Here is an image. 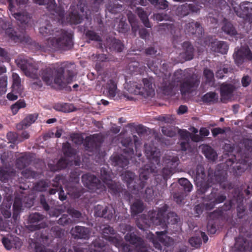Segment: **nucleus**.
Segmentation results:
<instances>
[{"mask_svg": "<svg viewBox=\"0 0 252 252\" xmlns=\"http://www.w3.org/2000/svg\"><path fill=\"white\" fill-rule=\"evenodd\" d=\"M75 74L74 64L64 63L59 70L51 68L42 70L40 75L42 80L47 85L56 84L63 86L73 81Z\"/></svg>", "mask_w": 252, "mask_h": 252, "instance_id": "nucleus-1", "label": "nucleus"}, {"mask_svg": "<svg viewBox=\"0 0 252 252\" xmlns=\"http://www.w3.org/2000/svg\"><path fill=\"white\" fill-rule=\"evenodd\" d=\"M198 80L195 74H191L188 70H179L176 71L173 77L172 83L162 87L164 91H168L176 89L180 86L181 94H186L190 92L198 84Z\"/></svg>", "mask_w": 252, "mask_h": 252, "instance_id": "nucleus-2", "label": "nucleus"}, {"mask_svg": "<svg viewBox=\"0 0 252 252\" xmlns=\"http://www.w3.org/2000/svg\"><path fill=\"white\" fill-rule=\"evenodd\" d=\"M51 26L47 25L39 29V32L43 36L52 35L48 40L49 47L54 49L70 48L72 45V34L63 31L50 30Z\"/></svg>", "mask_w": 252, "mask_h": 252, "instance_id": "nucleus-3", "label": "nucleus"}, {"mask_svg": "<svg viewBox=\"0 0 252 252\" xmlns=\"http://www.w3.org/2000/svg\"><path fill=\"white\" fill-rule=\"evenodd\" d=\"M151 80L143 79L139 82L129 81L125 87V89L130 94L140 95L143 97H152L154 94Z\"/></svg>", "mask_w": 252, "mask_h": 252, "instance_id": "nucleus-4", "label": "nucleus"}, {"mask_svg": "<svg viewBox=\"0 0 252 252\" xmlns=\"http://www.w3.org/2000/svg\"><path fill=\"white\" fill-rule=\"evenodd\" d=\"M103 94L108 98L116 99L120 97L117 87L118 78L115 73H106L101 76Z\"/></svg>", "mask_w": 252, "mask_h": 252, "instance_id": "nucleus-5", "label": "nucleus"}, {"mask_svg": "<svg viewBox=\"0 0 252 252\" xmlns=\"http://www.w3.org/2000/svg\"><path fill=\"white\" fill-rule=\"evenodd\" d=\"M145 153L147 157L149 159L151 166H145L144 169H142L140 172V180L143 182L148 178L150 172H155L157 165L159 163L160 152L156 147H151L147 144L145 145Z\"/></svg>", "mask_w": 252, "mask_h": 252, "instance_id": "nucleus-6", "label": "nucleus"}, {"mask_svg": "<svg viewBox=\"0 0 252 252\" xmlns=\"http://www.w3.org/2000/svg\"><path fill=\"white\" fill-rule=\"evenodd\" d=\"M32 241L31 246L34 249L35 252H54L45 247L49 243V237L46 230L36 232L34 238L32 239Z\"/></svg>", "mask_w": 252, "mask_h": 252, "instance_id": "nucleus-7", "label": "nucleus"}, {"mask_svg": "<svg viewBox=\"0 0 252 252\" xmlns=\"http://www.w3.org/2000/svg\"><path fill=\"white\" fill-rule=\"evenodd\" d=\"M246 5H249V3L243 2L241 4H238L235 2L232 3V6L236 14L242 18L252 16V8Z\"/></svg>", "mask_w": 252, "mask_h": 252, "instance_id": "nucleus-8", "label": "nucleus"}, {"mask_svg": "<svg viewBox=\"0 0 252 252\" xmlns=\"http://www.w3.org/2000/svg\"><path fill=\"white\" fill-rule=\"evenodd\" d=\"M179 133L183 139L185 141L181 142V149L183 151L186 150L188 147V141L189 138L194 142H199L203 140V137L198 134L191 135L189 132L185 130H179Z\"/></svg>", "mask_w": 252, "mask_h": 252, "instance_id": "nucleus-9", "label": "nucleus"}, {"mask_svg": "<svg viewBox=\"0 0 252 252\" xmlns=\"http://www.w3.org/2000/svg\"><path fill=\"white\" fill-rule=\"evenodd\" d=\"M2 243L7 250H19L22 245V243L18 237L12 236L3 237Z\"/></svg>", "mask_w": 252, "mask_h": 252, "instance_id": "nucleus-10", "label": "nucleus"}, {"mask_svg": "<svg viewBox=\"0 0 252 252\" xmlns=\"http://www.w3.org/2000/svg\"><path fill=\"white\" fill-rule=\"evenodd\" d=\"M234 58L235 63L238 65H240L245 60H251L252 59V53L248 47H242L235 53Z\"/></svg>", "mask_w": 252, "mask_h": 252, "instance_id": "nucleus-11", "label": "nucleus"}, {"mask_svg": "<svg viewBox=\"0 0 252 252\" xmlns=\"http://www.w3.org/2000/svg\"><path fill=\"white\" fill-rule=\"evenodd\" d=\"M115 213V211L111 206L103 207L101 205H97L94 207V215L97 217H104L108 219H111Z\"/></svg>", "mask_w": 252, "mask_h": 252, "instance_id": "nucleus-12", "label": "nucleus"}, {"mask_svg": "<svg viewBox=\"0 0 252 252\" xmlns=\"http://www.w3.org/2000/svg\"><path fill=\"white\" fill-rule=\"evenodd\" d=\"M114 230L112 227H105L103 229V237L113 243L117 247H119L121 245L122 239L120 237L114 236Z\"/></svg>", "mask_w": 252, "mask_h": 252, "instance_id": "nucleus-13", "label": "nucleus"}, {"mask_svg": "<svg viewBox=\"0 0 252 252\" xmlns=\"http://www.w3.org/2000/svg\"><path fill=\"white\" fill-rule=\"evenodd\" d=\"M178 158L177 157L169 158L165 160V163L167 164V167L164 168L162 170L164 178H167L176 172L175 168L178 164Z\"/></svg>", "mask_w": 252, "mask_h": 252, "instance_id": "nucleus-14", "label": "nucleus"}, {"mask_svg": "<svg viewBox=\"0 0 252 252\" xmlns=\"http://www.w3.org/2000/svg\"><path fill=\"white\" fill-rule=\"evenodd\" d=\"M22 69L26 76L33 78H37V67L32 62L24 61L21 65Z\"/></svg>", "mask_w": 252, "mask_h": 252, "instance_id": "nucleus-15", "label": "nucleus"}, {"mask_svg": "<svg viewBox=\"0 0 252 252\" xmlns=\"http://www.w3.org/2000/svg\"><path fill=\"white\" fill-rule=\"evenodd\" d=\"M166 211L165 207L160 209L158 212L155 211L152 213L150 217V222L147 225L150 226V223H153L155 225H160L162 223H165V220L163 219L164 214Z\"/></svg>", "mask_w": 252, "mask_h": 252, "instance_id": "nucleus-16", "label": "nucleus"}, {"mask_svg": "<svg viewBox=\"0 0 252 252\" xmlns=\"http://www.w3.org/2000/svg\"><path fill=\"white\" fill-rule=\"evenodd\" d=\"M72 10L69 17L66 18V21L75 24L81 23L85 16L84 11L81 8L79 9L78 8H77V10L72 9Z\"/></svg>", "mask_w": 252, "mask_h": 252, "instance_id": "nucleus-17", "label": "nucleus"}, {"mask_svg": "<svg viewBox=\"0 0 252 252\" xmlns=\"http://www.w3.org/2000/svg\"><path fill=\"white\" fill-rule=\"evenodd\" d=\"M82 180L85 186L90 189H94L97 187L99 181L94 175L86 174L82 176Z\"/></svg>", "mask_w": 252, "mask_h": 252, "instance_id": "nucleus-18", "label": "nucleus"}, {"mask_svg": "<svg viewBox=\"0 0 252 252\" xmlns=\"http://www.w3.org/2000/svg\"><path fill=\"white\" fill-rule=\"evenodd\" d=\"M71 233L74 238L80 239H87L90 235L89 229L82 226H76L72 228Z\"/></svg>", "mask_w": 252, "mask_h": 252, "instance_id": "nucleus-19", "label": "nucleus"}, {"mask_svg": "<svg viewBox=\"0 0 252 252\" xmlns=\"http://www.w3.org/2000/svg\"><path fill=\"white\" fill-rule=\"evenodd\" d=\"M209 46L213 51L222 54H226L228 50L227 45L223 41L215 40Z\"/></svg>", "mask_w": 252, "mask_h": 252, "instance_id": "nucleus-20", "label": "nucleus"}, {"mask_svg": "<svg viewBox=\"0 0 252 252\" xmlns=\"http://www.w3.org/2000/svg\"><path fill=\"white\" fill-rule=\"evenodd\" d=\"M38 117L37 114H30L20 124L17 125L18 129H22L27 128L33 123Z\"/></svg>", "mask_w": 252, "mask_h": 252, "instance_id": "nucleus-21", "label": "nucleus"}, {"mask_svg": "<svg viewBox=\"0 0 252 252\" xmlns=\"http://www.w3.org/2000/svg\"><path fill=\"white\" fill-rule=\"evenodd\" d=\"M183 52L180 55L185 60H190L192 59L193 49L189 42H184L183 44Z\"/></svg>", "mask_w": 252, "mask_h": 252, "instance_id": "nucleus-22", "label": "nucleus"}, {"mask_svg": "<svg viewBox=\"0 0 252 252\" xmlns=\"http://www.w3.org/2000/svg\"><path fill=\"white\" fill-rule=\"evenodd\" d=\"M235 89L232 85L222 84L220 88V93L222 99H227L229 98Z\"/></svg>", "mask_w": 252, "mask_h": 252, "instance_id": "nucleus-23", "label": "nucleus"}, {"mask_svg": "<svg viewBox=\"0 0 252 252\" xmlns=\"http://www.w3.org/2000/svg\"><path fill=\"white\" fill-rule=\"evenodd\" d=\"M199 148L201 149L202 152L206 158L212 160H215L217 158V153L209 146L207 145H202Z\"/></svg>", "mask_w": 252, "mask_h": 252, "instance_id": "nucleus-24", "label": "nucleus"}, {"mask_svg": "<svg viewBox=\"0 0 252 252\" xmlns=\"http://www.w3.org/2000/svg\"><path fill=\"white\" fill-rule=\"evenodd\" d=\"M186 30L192 34L201 35L202 28L200 24L197 22H191L188 24L186 26Z\"/></svg>", "mask_w": 252, "mask_h": 252, "instance_id": "nucleus-25", "label": "nucleus"}, {"mask_svg": "<svg viewBox=\"0 0 252 252\" xmlns=\"http://www.w3.org/2000/svg\"><path fill=\"white\" fill-rule=\"evenodd\" d=\"M128 70L131 73H142L145 70V67L137 62H133L129 63Z\"/></svg>", "mask_w": 252, "mask_h": 252, "instance_id": "nucleus-26", "label": "nucleus"}, {"mask_svg": "<svg viewBox=\"0 0 252 252\" xmlns=\"http://www.w3.org/2000/svg\"><path fill=\"white\" fill-rule=\"evenodd\" d=\"M12 77L13 80L12 88H13V91H16L19 94H21L23 91V88L21 84V78L17 74L15 73L12 74Z\"/></svg>", "mask_w": 252, "mask_h": 252, "instance_id": "nucleus-27", "label": "nucleus"}, {"mask_svg": "<svg viewBox=\"0 0 252 252\" xmlns=\"http://www.w3.org/2000/svg\"><path fill=\"white\" fill-rule=\"evenodd\" d=\"M12 15L21 24H27L30 20V17L26 12H17V13H12Z\"/></svg>", "mask_w": 252, "mask_h": 252, "instance_id": "nucleus-28", "label": "nucleus"}, {"mask_svg": "<svg viewBox=\"0 0 252 252\" xmlns=\"http://www.w3.org/2000/svg\"><path fill=\"white\" fill-rule=\"evenodd\" d=\"M193 6L189 5V4H184L180 6H179L177 11L179 14L183 16H186L189 14L191 11H195L197 9L196 8L192 9Z\"/></svg>", "mask_w": 252, "mask_h": 252, "instance_id": "nucleus-29", "label": "nucleus"}, {"mask_svg": "<svg viewBox=\"0 0 252 252\" xmlns=\"http://www.w3.org/2000/svg\"><path fill=\"white\" fill-rule=\"evenodd\" d=\"M9 2V9L11 12V14L17 13L18 10L20 8V6L23 3L21 1L18 0H8Z\"/></svg>", "mask_w": 252, "mask_h": 252, "instance_id": "nucleus-30", "label": "nucleus"}, {"mask_svg": "<svg viewBox=\"0 0 252 252\" xmlns=\"http://www.w3.org/2000/svg\"><path fill=\"white\" fill-rule=\"evenodd\" d=\"M137 14L138 16L140 17L141 20L142 21L144 25L147 27H151V25L149 22V20L148 18V16L147 14L143 11V10L141 8H137Z\"/></svg>", "mask_w": 252, "mask_h": 252, "instance_id": "nucleus-31", "label": "nucleus"}, {"mask_svg": "<svg viewBox=\"0 0 252 252\" xmlns=\"http://www.w3.org/2000/svg\"><path fill=\"white\" fill-rule=\"evenodd\" d=\"M36 3L39 5L47 4L49 10L55 11L57 5L55 2V0H33Z\"/></svg>", "mask_w": 252, "mask_h": 252, "instance_id": "nucleus-32", "label": "nucleus"}, {"mask_svg": "<svg viewBox=\"0 0 252 252\" xmlns=\"http://www.w3.org/2000/svg\"><path fill=\"white\" fill-rule=\"evenodd\" d=\"M6 34L15 42L22 41V38L20 35L16 34L14 30L12 28H8L5 31Z\"/></svg>", "mask_w": 252, "mask_h": 252, "instance_id": "nucleus-33", "label": "nucleus"}, {"mask_svg": "<svg viewBox=\"0 0 252 252\" xmlns=\"http://www.w3.org/2000/svg\"><path fill=\"white\" fill-rule=\"evenodd\" d=\"M178 182L185 191L190 192L191 191L192 189V185L187 179H180Z\"/></svg>", "mask_w": 252, "mask_h": 252, "instance_id": "nucleus-34", "label": "nucleus"}, {"mask_svg": "<svg viewBox=\"0 0 252 252\" xmlns=\"http://www.w3.org/2000/svg\"><path fill=\"white\" fill-rule=\"evenodd\" d=\"M134 177V173L129 171H126L122 174L123 180L127 183L128 186H129L133 182Z\"/></svg>", "mask_w": 252, "mask_h": 252, "instance_id": "nucleus-35", "label": "nucleus"}, {"mask_svg": "<svg viewBox=\"0 0 252 252\" xmlns=\"http://www.w3.org/2000/svg\"><path fill=\"white\" fill-rule=\"evenodd\" d=\"M158 240L165 245H169L170 242V238L167 237L164 231L157 232Z\"/></svg>", "mask_w": 252, "mask_h": 252, "instance_id": "nucleus-36", "label": "nucleus"}, {"mask_svg": "<svg viewBox=\"0 0 252 252\" xmlns=\"http://www.w3.org/2000/svg\"><path fill=\"white\" fill-rule=\"evenodd\" d=\"M132 212L134 214L141 213L143 210L142 202L139 200L135 201L131 207Z\"/></svg>", "mask_w": 252, "mask_h": 252, "instance_id": "nucleus-37", "label": "nucleus"}, {"mask_svg": "<svg viewBox=\"0 0 252 252\" xmlns=\"http://www.w3.org/2000/svg\"><path fill=\"white\" fill-rule=\"evenodd\" d=\"M222 29L224 32L230 35H234L236 33L235 29L231 23L225 24Z\"/></svg>", "mask_w": 252, "mask_h": 252, "instance_id": "nucleus-38", "label": "nucleus"}, {"mask_svg": "<svg viewBox=\"0 0 252 252\" xmlns=\"http://www.w3.org/2000/svg\"><path fill=\"white\" fill-rule=\"evenodd\" d=\"M101 179L108 186V188H111L113 189H114L112 187L113 182L110 179V177L107 175V173H105L104 170H101Z\"/></svg>", "mask_w": 252, "mask_h": 252, "instance_id": "nucleus-39", "label": "nucleus"}, {"mask_svg": "<svg viewBox=\"0 0 252 252\" xmlns=\"http://www.w3.org/2000/svg\"><path fill=\"white\" fill-rule=\"evenodd\" d=\"M121 8L120 5L118 3V1L115 0L113 1V4H109L107 9L111 13H116L118 11V9Z\"/></svg>", "mask_w": 252, "mask_h": 252, "instance_id": "nucleus-40", "label": "nucleus"}, {"mask_svg": "<svg viewBox=\"0 0 252 252\" xmlns=\"http://www.w3.org/2000/svg\"><path fill=\"white\" fill-rule=\"evenodd\" d=\"M26 104L24 101H18L16 102L14 105L11 106V110L14 114H16L19 109L21 108L25 107Z\"/></svg>", "mask_w": 252, "mask_h": 252, "instance_id": "nucleus-41", "label": "nucleus"}, {"mask_svg": "<svg viewBox=\"0 0 252 252\" xmlns=\"http://www.w3.org/2000/svg\"><path fill=\"white\" fill-rule=\"evenodd\" d=\"M103 246L100 245L98 241H95L90 247L89 252H101L100 250Z\"/></svg>", "mask_w": 252, "mask_h": 252, "instance_id": "nucleus-42", "label": "nucleus"}, {"mask_svg": "<svg viewBox=\"0 0 252 252\" xmlns=\"http://www.w3.org/2000/svg\"><path fill=\"white\" fill-rule=\"evenodd\" d=\"M162 133L167 136L173 137L176 133V130L172 127H163L162 128Z\"/></svg>", "mask_w": 252, "mask_h": 252, "instance_id": "nucleus-43", "label": "nucleus"}, {"mask_svg": "<svg viewBox=\"0 0 252 252\" xmlns=\"http://www.w3.org/2000/svg\"><path fill=\"white\" fill-rule=\"evenodd\" d=\"M204 75L206 81L209 83H212L214 79V73L209 69H205L204 70Z\"/></svg>", "mask_w": 252, "mask_h": 252, "instance_id": "nucleus-44", "label": "nucleus"}, {"mask_svg": "<svg viewBox=\"0 0 252 252\" xmlns=\"http://www.w3.org/2000/svg\"><path fill=\"white\" fill-rule=\"evenodd\" d=\"M28 163V158L25 157H22L18 158L16 162V165L19 169H22L26 166Z\"/></svg>", "mask_w": 252, "mask_h": 252, "instance_id": "nucleus-45", "label": "nucleus"}, {"mask_svg": "<svg viewBox=\"0 0 252 252\" xmlns=\"http://www.w3.org/2000/svg\"><path fill=\"white\" fill-rule=\"evenodd\" d=\"M217 99V94L215 93L210 92L204 95L203 99L207 102H212Z\"/></svg>", "mask_w": 252, "mask_h": 252, "instance_id": "nucleus-46", "label": "nucleus"}, {"mask_svg": "<svg viewBox=\"0 0 252 252\" xmlns=\"http://www.w3.org/2000/svg\"><path fill=\"white\" fill-rule=\"evenodd\" d=\"M43 218V216L39 213H34L30 215L29 220L31 223H34L42 220Z\"/></svg>", "mask_w": 252, "mask_h": 252, "instance_id": "nucleus-47", "label": "nucleus"}, {"mask_svg": "<svg viewBox=\"0 0 252 252\" xmlns=\"http://www.w3.org/2000/svg\"><path fill=\"white\" fill-rule=\"evenodd\" d=\"M63 151L66 156H70L74 154L69 143H66L63 144Z\"/></svg>", "mask_w": 252, "mask_h": 252, "instance_id": "nucleus-48", "label": "nucleus"}, {"mask_svg": "<svg viewBox=\"0 0 252 252\" xmlns=\"http://www.w3.org/2000/svg\"><path fill=\"white\" fill-rule=\"evenodd\" d=\"M189 244L192 247L198 248L200 247L201 241L200 238L198 237H192L189 239Z\"/></svg>", "mask_w": 252, "mask_h": 252, "instance_id": "nucleus-49", "label": "nucleus"}, {"mask_svg": "<svg viewBox=\"0 0 252 252\" xmlns=\"http://www.w3.org/2000/svg\"><path fill=\"white\" fill-rule=\"evenodd\" d=\"M116 164L121 167H124L127 165L128 163V161L127 158H125L122 156L118 157L116 160Z\"/></svg>", "mask_w": 252, "mask_h": 252, "instance_id": "nucleus-50", "label": "nucleus"}, {"mask_svg": "<svg viewBox=\"0 0 252 252\" xmlns=\"http://www.w3.org/2000/svg\"><path fill=\"white\" fill-rule=\"evenodd\" d=\"M6 86V78L3 77L0 79V94L4 93L5 92Z\"/></svg>", "mask_w": 252, "mask_h": 252, "instance_id": "nucleus-51", "label": "nucleus"}, {"mask_svg": "<svg viewBox=\"0 0 252 252\" xmlns=\"http://www.w3.org/2000/svg\"><path fill=\"white\" fill-rule=\"evenodd\" d=\"M243 242V239L241 238H238L236 240V243L235 244V248L237 249L238 251L242 252L245 250V248L241 243Z\"/></svg>", "mask_w": 252, "mask_h": 252, "instance_id": "nucleus-52", "label": "nucleus"}, {"mask_svg": "<svg viewBox=\"0 0 252 252\" xmlns=\"http://www.w3.org/2000/svg\"><path fill=\"white\" fill-rule=\"evenodd\" d=\"M168 2L166 0H158L156 6L160 9H165L168 7Z\"/></svg>", "mask_w": 252, "mask_h": 252, "instance_id": "nucleus-53", "label": "nucleus"}, {"mask_svg": "<svg viewBox=\"0 0 252 252\" xmlns=\"http://www.w3.org/2000/svg\"><path fill=\"white\" fill-rule=\"evenodd\" d=\"M19 94L17 92L13 91V88L11 92L8 93L7 95V98L10 100H15L18 98V95Z\"/></svg>", "mask_w": 252, "mask_h": 252, "instance_id": "nucleus-54", "label": "nucleus"}, {"mask_svg": "<svg viewBox=\"0 0 252 252\" xmlns=\"http://www.w3.org/2000/svg\"><path fill=\"white\" fill-rule=\"evenodd\" d=\"M7 137L10 142L13 143L16 141L17 134L14 132H9L7 134Z\"/></svg>", "mask_w": 252, "mask_h": 252, "instance_id": "nucleus-55", "label": "nucleus"}, {"mask_svg": "<svg viewBox=\"0 0 252 252\" xmlns=\"http://www.w3.org/2000/svg\"><path fill=\"white\" fill-rule=\"evenodd\" d=\"M186 195L184 193L182 194H179L178 193H175L173 195V197L175 201L177 203H181L182 202V201L184 200L185 196Z\"/></svg>", "mask_w": 252, "mask_h": 252, "instance_id": "nucleus-56", "label": "nucleus"}, {"mask_svg": "<svg viewBox=\"0 0 252 252\" xmlns=\"http://www.w3.org/2000/svg\"><path fill=\"white\" fill-rule=\"evenodd\" d=\"M228 69L227 68L223 67L222 69H220L216 73V76L219 78H222L223 74L227 73Z\"/></svg>", "mask_w": 252, "mask_h": 252, "instance_id": "nucleus-57", "label": "nucleus"}, {"mask_svg": "<svg viewBox=\"0 0 252 252\" xmlns=\"http://www.w3.org/2000/svg\"><path fill=\"white\" fill-rule=\"evenodd\" d=\"M148 237H149V239L151 241H152L154 247H155V248L158 250H161V246L160 244H159L158 243L156 242V241L153 238V234H149L148 236Z\"/></svg>", "mask_w": 252, "mask_h": 252, "instance_id": "nucleus-58", "label": "nucleus"}, {"mask_svg": "<svg viewBox=\"0 0 252 252\" xmlns=\"http://www.w3.org/2000/svg\"><path fill=\"white\" fill-rule=\"evenodd\" d=\"M251 82V79L250 77L248 75L244 76L242 78V80H241L242 85L244 87H246L248 86H249V84H250Z\"/></svg>", "mask_w": 252, "mask_h": 252, "instance_id": "nucleus-59", "label": "nucleus"}, {"mask_svg": "<svg viewBox=\"0 0 252 252\" xmlns=\"http://www.w3.org/2000/svg\"><path fill=\"white\" fill-rule=\"evenodd\" d=\"M205 177V175L204 171H203L202 168L201 167H199L197 169V174H196V180H199L200 179H204Z\"/></svg>", "mask_w": 252, "mask_h": 252, "instance_id": "nucleus-60", "label": "nucleus"}, {"mask_svg": "<svg viewBox=\"0 0 252 252\" xmlns=\"http://www.w3.org/2000/svg\"><path fill=\"white\" fill-rule=\"evenodd\" d=\"M68 213L72 217L75 218H79L81 216V214L80 212H79L78 211L75 210L74 209H68Z\"/></svg>", "mask_w": 252, "mask_h": 252, "instance_id": "nucleus-61", "label": "nucleus"}, {"mask_svg": "<svg viewBox=\"0 0 252 252\" xmlns=\"http://www.w3.org/2000/svg\"><path fill=\"white\" fill-rule=\"evenodd\" d=\"M154 19L158 21H161L166 19V15L162 13H157L154 14Z\"/></svg>", "mask_w": 252, "mask_h": 252, "instance_id": "nucleus-62", "label": "nucleus"}, {"mask_svg": "<svg viewBox=\"0 0 252 252\" xmlns=\"http://www.w3.org/2000/svg\"><path fill=\"white\" fill-rule=\"evenodd\" d=\"M68 163L66 159H61L58 163V167L59 168H65L67 165Z\"/></svg>", "mask_w": 252, "mask_h": 252, "instance_id": "nucleus-63", "label": "nucleus"}, {"mask_svg": "<svg viewBox=\"0 0 252 252\" xmlns=\"http://www.w3.org/2000/svg\"><path fill=\"white\" fill-rule=\"evenodd\" d=\"M72 141L76 144H80L83 142V139L79 135L75 134L72 137Z\"/></svg>", "mask_w": 252, "mask_h": 252, "instance_id": "nucleus-64", "label": "nucleus"}]
</instances>
